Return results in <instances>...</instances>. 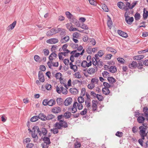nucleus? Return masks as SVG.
I'll return each mask as SVG.
<instances>
[{"instance_id": "1", "label": "nucleus", "mask_w": 148, "mask_h": 148, "mask_svg": "<svg viewBox=\"0 0 148 148\" xmlns=\"http://www.w3.org/2000/svg\"><path fill=\"white\" fill-rule=\"evenodd\" d=\"M65 13L67 18L69 19L71 23H73L77 27H80V24L79 22L74 16L69 12H66Z\"/></svg>"}, {"instance_id": "2", "label": "nucleus", "mask_w": 148, "mask_h": 148, "mask_svg": "<svg viewBox=\"0 0 148 148\" xmlns=\"http://www.w3.org/2000/svg\"><path fill=\"white\" fill-rule=\"evenodd\" d=\"M37 132L41 136V132L39 130V127L37 126H34L32 129V136L33 138H36L37 139H38V137L37 136V133L36 132Z\"/></svg>"}, {"instance_id": "3", "label": "nucleus", "mask_w": 148, "mask_h": 148, "mask_svg": "<svg viewBox=\"0 0 148 148\" xmlns=\"http://www.w3.org/2000/svg\"><path fill=\"white\" fill-rule=\"evenodd\" d=\"M55 125L59 130H62V127L66 128L68 127V125L67 123L64 120L60 121V122H56Z\"/></svg>"}, {"instance_id": "4", "label": "nucleus", "mask_w": 148, "mask_h": 148, "mask_svg": "<svg viewBox=\"0 0 148 148\" xmlns=\"http://www.w3.org/2000/svg\"><path fill=\"white\" fill-rule=\"evenodd\" d=\"M126 13L125 14V21L127 23L131 25L134 20V18L133 17H130L128 16V14H126Z\"/></svg>"}, {"instance_id": "5", "label": "nucleus", "mask_w": 148, "mask_h": 148, "mask_svg": "<svg viewBox=\"0 0 148 148\" xmlns=\"http://www.w3.org/2000/svg\"><path fill=\"white\" fill-rule=\"evenodd\" d=\"M143 113L141 114V115L144 116L145 117V120L148 121V107H145L143 109Z\"/></svg>"}, {"instance_id": "6", "label": "nucleus", "mask_w": 148, "mask_h": 148, "mask_svg": "<svg viewBox=\"0 0 148 148\" xmlns=\"http://www.w3.org/2000/svg\"><path fill=\"white\" fill-rule=\"evenodd\" d=\"M140 135L141 138V139L142 140H144L145 138V137L146 136L147 139L148 140V131L147 132L146 134H145V132L143 131H141V133H139Z\"/></svg>"}, {"instance_id": "7", "label": "nucleus", "mask_w": 148, "mask_h": 148, "mask_svg": "<svg viewBox=\"0 0 148 148\" xmlns=\"http://www.w3.org/2000/svg\"><path fill=\"white\" fill-rule=\"evenodd\" d=\"M38 78L39 80L41 82H44L45 80V78L42 71H40L38 74Z\"/></svg>"}, {"instance_id": "8", "label": "nucleus", "mask_w": 148, "mask_h": 148, "mask_svg": "<svg viewBox=\"0 0 148 148\" xmlns=\"http://www.w3.org/2000/svg\"><path fill=\"white\" fill-rule=\"evenodd\" d=\"M56 34L55 32V28H53L50 30L48 31L46 33L48 36L53 35Z\"/></svg>"}, {"instance_id": "9", "label": "nucleus", "mask_w": 148, "mask_h": 148, "mask_svg": "<svg viewBox=\"0 0 148 148\" xmlns=\"http://www.w3.org/2000/svg\"><path fill=\"white\" fill-rule=\"evenodd\" d=\"M72 101V99L71 97L66 98L64 101V105L65 106H68L70 105Z\"/></svg>"}, {"instance_id": "10", "label": "nucleus", "mask_w": 148, "mask_h": 148, "mask_svg": "<svg viewBox=\"0 0 148 148\" xmlns=\"http://www.w3.org/2000/svg\"><path fill=\"white\" fill-rule=\"evenodd\" d=\"M58 40L57 39L55 38H51L48 40L47 41V42L51 44H55L58 42Z\"/></svg>"}, {"instance_id": "11", "label": "nucleus", "mask_w": 148, "mask_h": 148, "mask_svg": "<svg viewBox=\"0 0 148 148\" xmlns=\"http://www.w3.org/2000/svg\"><path fill=\"white\" fill-rule=\"evenodd\" d=\"M69 40V36H66L64 37H62L61 38L60 42L62 43H65Z\"/></svg>"}, {"instance_id": "12", "label": "nucleus", "mask_w": 148, "mask_h": 148, "mask_svg": "<svg viewBox=\"0 0 148 148\" xmlns=\"http://www.w3.org/2000/svg\"><path fill=\"white\" fill-rule=\"evenodd\" d=\"M117 32L119 35L123 37L126 38L128 36V35L126 33L122 32L121 30H118Z\"/></svg>"}, {"instance_id": "13", "label": "nucleus", "mask_w": 148, "mask_h": 148, "mask_svg": "<svg viewBox=\"0 0 148 148\" xmlns=\"http://www.w3.org/2000/svg\"><path fill=\"white\" fill-rule=\"evenodd\" d=\"M145 120V118L142 116H138L137 119V122L139 123H143Z\"/></svg>"}, {"instance_id": "14", "label": "nucleus", "mask_w": 148, "mask_h": 148, "mask_svg": "<svg viewBox=\"0 0 148 148\" xmlns=\"http://www.w3.org/2000/svg\"><path fill=\"white\" fill-rule=\"evenodd\" d=\"M61 109L58 107H55L52 109V112L54 113H58L61 111Z\"/></svg>"}, {"instance_id": "15", "label": "nucleus", "mask_w": 148, "mask_h": 148, "mask_svg": "<svg viewBox=\"0 0 148 148\" xmlns=\"http://www.w3.org/2000/svg\"><path fill=\"white\" fill-rule=\"evenodd\" d=\"M16 21H14L12 24L10 25L8 27L7 29L8 31H10L13 29L14 27L16 24Z\"/></svg>"}, {"instance_id": "16", "label": "nucleus", "mask_w": 148, "mask_h": 148, "mask_svg": "<svg viewBox=\"0 0 148 148\" xmlns=\"http://www.w3.org/2000/svg\"><path fill=\"white\" fill-rule=\"evenodd\" d=\"M92 110L95 111L97 109V101L95 100H93L92 101Z\"/></svg>"}, {"instance_id": "17", "label": "nucleus", "mask_w": 148, "mask_h": 148, "mask_svg": "<svg viewBox=\"0 0 148 148\" xmlns=\"http://www.w3.org/2000/svg\"><path fill=\"white\" fill-rule=\"evenodd\" d=\"M129 9H132L131 8V3L128 2H127L125 5L124 10L127 12Z\"/></svg>"}, {"instance_id": "18", "label": "nucleus", "mask_w": 148, "mask_h": 148, "mask_svg": "<svg viewBox=\"0 0 148 148\" xmlns=\"http://www.w3.org/2000/svg\"><path fill=\"white\" fill-rule=\"evenodd\" d=\"M38 116L39 119L42 121H45L47 120L46 116L43 113H40Z\"/></svg>"}, {"instance_id": "19", "label": "nucleus", "mask_w": 148, "mask_h": 148, "mask_svg": "<svg viewBox=\"0 0 148 148\" xmlns=\"http://www.w3.org/2000/svg\"><path fill=\"white\" fill-rule=\"evenodd\" d=\"M117 5L120 9L124 10L125 4L122 2L120 1L117 3Z\"/></svg>"}, {"instance_id": "20", "label": "nucleus", "mask_w": 148, "mask_h": 148, "mask_svg": "<svg viewBox=\"0 0 148 148\" xmlns=\"http://www.w3.org/2000/svg\"><path fill=\"white\" fill-rule=\"evenodd\" d=\"M72 62H71L69 63L70 68L73 70L74 72H75L77 71V67L76 65H73Z\"/></svg>"}, {"instance_id": "21", "label": "nucleus", "mask_w": 148, "mask_h": 148, "mask_svg": "<svg viewBox=\"0 0 148 148\" xmlns=\"http://www.w3.org/2000/svg\"><path fill=\"white\" fill-rule=\"evenodd\" d=\"M44 141V143L47 144H50L51 142L50 138L48 137H44L42 139Z\"/></svg>"}, {"instance_id": "22", "label": "nucleus", "mask_w": 148, "mask_h": 148, "mask_svg": "<svg viewBox=\"0 0 148 148\" xmlns=\"http://www.w3.org/2000/svg\"><path fill=\"white\" fill-rule=\"evenodd\" d=\"M137 64L136 62L135 61H133L132 63L129 64V66L130 69H133L136 67Z\"/></svg>"}, {"instance_id": "23", "label": "nucleus", "mask_w": 148, "mask_h": 148, "mask_svg": "<svg viewBox=\"0 0 148 148\" xmlns=\"http://www.w3.org/2000/svg\"><path fill=\"white\" fill-rule=\"evenodd\" d=\"M144 56L143 55H140L138 56H134L133 58V59L134 60H140L143 59Z\"/></svg>"}, {"instance_id": "24", "label": "nucleus", "mask_w": 148, "mask_h": 148, "mask_svg": "<svg viewBox=\"0 0 148 148\" xmlns=\"http://www.w3.org/2000/svg\"><path fill=\"white\" fill-rule=\"evenodd\" d=\"M107 79L110 84H113L116 81L115 79L112 77H109L107 78Z\"/></svg>"}, {"instance_id": "25", "label": "nucleus", "mask_w": 148, "mask_h": 148, "mask_svg": "<svg viewBox=\"0 0 148 148\" xmlns=\"http://www.w3.org/2000/svg\"><path fill=\"white\" fill-rule=\"evenodd\" d=\"M62 75L60 73H57L56 74V77L57 79H59L60 82L62 83V78L61 77Z\"/></svg>"}, {"instance_id": "26", "label": "nucleus", "mask_w": 148, "mask_h": 148, "mask_svg": "<svg viewBox=\"0 0 148 148\" xmlns=\"http://www.w3.org/2000/svg\"><path fill=\"white\" fill-rule=\"evenodd\" d=\"M63 116L66 119L69 118L72 115V114L71 112L67 111L64 113Z\"/></svg>"}, {"instance_id": "27", "label": "nucleus", "mask_w": 148, "mask_h": 148, "mask_svg": "<svg viewBox=\"0 0 148 148\" xmlns=\"http://www.w3.org/2000/svg\"><path fill=\"white\" fill-rule=\"evenodd\" d=\"M109 71L112 73H115L117 71L116 67L115 66H111L109 68Z\"/></svg>"}, {"instance_id": "28", "label": "nucleus", "mask_w": 148, "mask_h": 148, "mask_svg": "<svg viewBox=\"0 0 148 148\" xmlns=\"http://www.w3.org/2000/svg\"><path fill=\"white\" fill-rule=\"evenodd\" d=\"M56 101L55 100L51 99L49 100H48V105L49 106H52L55 105Z\"/></svg>"}, {"instance_id": "29", "label": "nucleus", "mask_w": 148, "mask_h": 148, "mask_svg": "<svg viewBox=\"0 0 148 148\" xmlns=\"http://www.w3.org/2000/svg\"><path fill=\"white\" fill-rule=\"evenodd\" d=\"M102 91L103 93L105 95H108L110 91L109 89L107 88H103L102 89Z\"/></svg>"}, {"instance_id": "30", "label": "nucleus", "mask_w": 148, "mask_h": 148, "mask_svg": "<svg viewBox=\"0 0 148 148\" xmlns=\"http://www.w3.org/2000/svg\"><path fill=\"white\" fill-rule=\"evenodd\" d=\"M69 90L70 93L73 95L76 94L78 92V91L75 88H71Z\"/></svg>"}, {"instance_id": "31", "label": "nucleus", "mask_w": 148, "mask_h": 148, "mask_svg": "<svg viewBox=\"0 0 148 148\" xmlns=\"http://www.w3.org/2000/svg\"><path fill=\"white\" fill-rule=\"evenodd\" d=\"M106 49L108 51H110L111 52L114 53V54H115L117 53L116 50L111 47H107L106 48Z\"/></svg>"}, {"instance_id": "32", "label": "nucleus", "mask_w": 148, "mask_h": 148, "mask_svg": "<svg viewBox=\"0 0 148 148\" xmlns=\"http://www.w3.org/2000/svg\"><path fill=\"white\" fill-rule=\"evenodd\" d=\"M85 103L87 108L88 109H90L91 107L90 100H86Z\"/></svg>"}, {"instance_id": "33", "label": "nucleus", "mask_w": 148, "mask_h": 148, "mask_svg": "<svg viewBox=\"0 0 148 148\" xmlns=\"http://www.w3.org/2000/svg\"><path fill=\"white\" fill-rule=\"evenodd\" d=\"M56 101L57 104L60 106L62 104L63 100L61 98H57Z\"/></svg>"}, {"instance_id": "34", "label": "nucleus", "mask_w": 148, "mask_h": 148, "mask_svg": "<svg viewBox=\"0 0 148 148\" xmlns=\"http://www.w3.org/2000/svg\"><path fill=\"white\" fill-rule=\"evenodd\" d=\"M60 88L61 90V92L63 94L65 95L67 94V90L66 88H64L62 85H60Z\"/></svg>"}, {"instance_id": "35", "label": "nucleus", "mask_w": 148, "mask_h": 148, "mask_svg": "<svg viewBox=\"0 0 148 148\" xmlns=\"http://www.w3.org/2000/svg\"><path fill=\"white\" fill-rule=\"evenodd\" d=\"M54 126L55 127V128L51 129V131L53 132V133L54 134H57L58 133L59 131L58 129H59L55 126V124L54 125Z\"/></svg>"}, {"instance_id": "36", "label": "nucleus", "mask_w": 148, "mask_h": 148, "mask_svg": "<svg viewBox=\"0 0 148 148\" xmlns=\"http://www.w3.org/2000/svg\"><path fill=\"white\" fill-rule=\"evenodd\" d=\"M108 16L109 18V19L107 22V25L108 27L111 29L112 26V23L110 17Z\"/></svg>"}, {"instance_id": "37", "label": "nucleus", "mask_w": 148, "mask_h": 148, "mask_svg": "<svg viewBox=\"0 0 148 148\" xmlns=\"http://www.w3.org/2000/svg\"><path fill=\"white\" fill-rule=\"evenodd\" d=\"M74 145L75 148H80L81 146V144L79 142L76 141L75 142Z\"/></svg>"}, {"instance_id": "38", "label": "nucleus", "mask_w": 148, "mask_h": 148, "mask_svg": "<svg viewBox=\"0 0 148 148\" xmlns=\"http://www.w3.org/2000/svg\"><path fill=\"white\" fill-rule=\"evenodd\" d=\"M87 72L89 74H92L95 73V69L92 68H90L88 69Z\"/></svg>"}, {"instance_id": "39", "label": "nucleus", "mask_w": 148, "mask_h": 148, "mask_svg": "<svg viewBox=\"0 0 148 148\" xmlns=\"http://www.w3.org/2000/svg\"><path fill=\"white\" fill-rule=\"evenodd\" d=\"M83 97V96H80L78 98V101L80 103H82L84 101V99Z\"/></svg>"}, {"instance_id": "40", "label": "nucleus", "mask_w": 148, "mask_h": 148, "mask_svg": "<svg viewBox=\"0 0 148 148\" xmlns=\"http://www.w3.org/2000/svg\"><path fill=\"white\" fill-rule=\"evenodd\" d=\"M38 119V116H34L31 119L30 121L32 122H34L37 121Z\"/></svg>"}, {"instance_id": "41", "label": "nucleus", "mask_w": 148, "mask_h": 148, "mask_svg": "<svg viewBox=\"0 0 148 148\" xmlns=\"http://www.w3.org/2000/svg\"><path fill=\"white\" fill-rule=\"evenodd\" d=\"M139 128L140 130L139 131V133H141V131H143L145 132V134H146V130L147 128H145V127H144L142 126H141L139 127Z\"/></svg>"}, {"instance_id": "42", "label": "nucleus", "mask_w": 148, "mask_h": 148, "mask_svg": "<svg viewBox=\"0 0 148 148\" xmlns=\"http://www.w3.org/2000/svg\"><path fill=\"white\" fill-rule=\"evenodd\" d=\"M140 15L139 13L138 12L136 13L134 15L135 20L138 21L139 20L140 18Z\"/></svg>"}, {"instance_id": "43", "label": "nucleus", "mask_w": 148, "mask_h": 148, "mask_svg": "<svg viewBox=\"0 0 148 148\" xmlns=\"http://www.w3.org/2000/svg\"><path fill=\"white\" fill-rule=\"evenodd\" d=\"M145 8L144 9V12L143 15V18L145 19H146L148 16V11H146V13H145Z\"/></svg>"}, {"instance_id": "44", "label": "nucleus", "mask_w": 148, "mask_h": 148, "mask_svg": "<svg viewBox=\"0 0 148 148\" xmlns=\"http://www.w3.org/2000/svg\"><path fill=\"white\" fill-rule=\"evenodd\" d=\"M41 132V134L42 133L44 135H45L47 132V130L45 128H42Z\"/></svg>"}, {"instance_id": "45", "label": "nucleus", "mask_w": 148, "mask_h": 148, "mask_svg": "<svg viewBox=\"0 0 148 148\" xmlns=\"http://www.w3.org/2000/svg\"><path fill=\"white\" fill-rule=\"evenodd\" d=\"M117 59L118 61L121 64H124L125 62V60L123 58H118Z\"/></svg>"}, {"instance_id": "46", "label": "nucleus", "mask_w": 148, "mask_h": 148, "mask_svg": "<svg viewBox=\"0 0 148 148\" xmlns=\"http://www.w3.org/2000/svg\"><path fill=\"white\" fill-rule=\"evenodd\" d=\"M55 117V116L53 114H49L47 116H46L47 120H49L52 119Z\"/></svg>"}, {"instance_id": "47", "label": "nucleus", "mask_w": 148, "mask_h": 148, "mask_svg": "<svg viewBox=\"0 0 148 148\" xmlns=\"http://www.w3.org/2000/svg\"><path fill=\"white\" fill-rule=\"evenodd\" d=\"M98 81L99 80L96 77L92 78L91 81V82L92 84H93L94 83H95L96 84H97Z\"/></svg>"}, {"instance_id": "48", "label": "nucleus", "mask_w": 148, "mask_h": 148, "mask_svg": "<svg viewBox=\"0 0 148 148\" xmlns=\"http://www.w3.org/2000/svg\"><path fill=\"white\" fill-rule=\"evenodd\" d=\"M87 62L86 61L83 60L81 62V66L84 68H85V67H86L87 66Z\"/></svg>"}, {"instance_id": "49", "label": "nucleus", "mask_w": 148, "mask_h": 148, "mask_svg": "<svg viewBox=\"0 0 148 148\" xmlns=\"http://www.w3.org/2000/svg\"><path fill=\"white\" fill-rule=\"evenodd\" d=\"M66 26L67 28L69 31V29H71L72 26V24L71 23H67L66 25Z\"/></svg>"}, {"instance_id": "50", "label": "nucleus", "mask_w": 148, "mask_h": 148, "mask_svg": "<svg viewBox=\"0 0 148 148\" xmlns=\"http://www.w3.org/2000/svg\"><path fill=\"white\" fill-rule=\"evenodd\" d=\"M97 98L100 101H102L103 99V97L102 96L98 94H97Z\"/></svg>"}, {"instance_id": "51", "label": "nucleus", "mask_w": 148, "mask_h": 148, "mask_svg": "<svg viewBox=\"0 0 148 148\" xmlns=\"http://www.w3.org/2000/svg\"><path fill=\"white\" fill-rule=\"evenodd\" d=\"M112 56L111 54H107L105 55V58L106 60H110Z\"/></svg>"}, {"instance_id": "52", "label": "nucleus", "mask_w": 148, "mask_h": 148, "mask_svg": "<svg viewBox=\"0 0 148 148\" xmlns=\"http://www.w3.org/2000/svg\"><path fill=\"white\" fill-rule=\"evenodd\" d=\"M104 54L103 51L100 50L98 52L97 54L99 57H101Z\"/></svg>"}, {"instance_id": "53", "label": "nucleus", "mask_w": 148, "mask_h": 148, "mask_svg": "<svg viewBox=\"0 0 148 148\" xmlns=\"http://www.w3.org/2000/svg\"><path fill=\"white\" fill-rule=\"evenodd\" d=\"M60 34V36L62 38V37H64L66 34V32L65 30L64 29H63V30L61 31Z\"/></svg>"}, {"instance_id": "54", "label": "nucleus", "mask_w": 148, "mask_h": 148, "mask_svg": "<svg viewBox=\"0 0 148 148\" xmlns=\"http://www.w3.org/2000/svg\"><path fill=\"white\" fill-rule=\"evenodd\" d=\"M85 89L84 88H83L81 90V93L80 96H84L85 94Z\"/></svg>"}, {"instance_id": "55", "label": "nucleus", "mask_w": 148, "mask_h": 148, "mask_svg": "<svg viewBox=\"0 0 148 148\" xmlns=\"http://www.w3.org/2000/svg\"><path fill=\"white\" fill-rule=\"evenodd\" d=\"M87 109L85 108L84 110L81 111L79 113V114L82 115H84L86 114L87 112Z\"/></svg>"}, {"instance_id": "56", "label": "nucleus", "mask_w": 148, "mask_h": 148, "mask_svg": "<svg viewBox=\"0 0 148 148\" xmlns=\"http://www.w3.org/2000/svg\"><path fill=\"white\" fill-rule=\"evenodd\" d=\"M81 60H77L75 61V63L77 66H80V65H81Z\"/></svg>"}, {"instance_id": "57", "label": "nucleus", "mask_w": 148, "mask_h": 148, "mask_svg": "<svg viewBox=\"0 0 148 148\" xmlns=\"http://www.w3.org/2000/svg\"><path fill=\"white\" fill-rule=\"evenodd\" d=\"M79 33L77 32H74L73 34V38H78L79 37Z\"/></svg>"}, {"instance_id": "58", "label": "nucleus", "mask_w": 148, "mask_h": 148, "mask_svg": "<svg viewBox=\"0 0 148 148\" xmlns=\"http://www.w3.org/2000/svg\"><path fill=\"white\" fill-rule=\"evenodd\" d=\"M102 9L103 10L106 12H108V9L106 5L104 4L102 6Z\"/></svg>"}, {"instance_id": "59", "label": "nucleus", "mask_w": 148, "mask_h": 148, "mask_svg": "<svg viewBox=\"0 0 148 148\" xmlns=\"http://www.w3.org/2000/svg\"><path fill=\"white\" fill-rule=\"evenodd\" d=\"M103 77L104 78H106L107 76L108 75L109 73L106 71H104L102 73Z\"/></svg>"}, {"instance_id": "60", "label": "nucleus", "mask_w": 148, "mask_h": 148, "mask_svg": "<svg viewBox=\"0 0 148 148\" xmlns=\"http://www.w3.org/2000/svg\"><path fill=\"white\" fill-rule=\"evenodd\" d=\"M79 27H80L82 29H84L86 30H87L88 29V27L87 26L84 24H83L81 26H80Z\"/></svg>"}, {"instance_id": "61", "label": "nucleus", "mask_w": 148, "mask_h": 148, "mask_svg": "<svg viewBox=\"0 0 148 148\" xmlns=\"http://www.w3.org/2000/svg\"><path fill=\"white\" fill-rule=\"evenodd\" d=\"M89 39L88 36L87 35H85L82 38V40L84 42H86Z\"/></svg>"}, {"instance_id": "62", "label": "nucleus", "mask_w": 148, "mask_h": 148, "mask_svg": "<svg viewBox=\"0 0 148 148\" xmlns=\"http://www.w3.org/2000/svg\"><path fill=\"white\" fill-rule=\"evenodd\" d=\"M95 87V84H88V87L90 89H92Z\"/></svg>"}, {"instance_id": "63", "label": "nucleus", "mask_w": 148, "mask_h": 148, "mask_svg": "<svg viewBox=\"0 0 148 148\" xmlns=\"http://www.w3.org/2000/svg\"><path fill=\"white\" fill-rule=\"evenodd\" d=\"M123 135V133L122 132H119L118 131L116 134V135L119 137H121Z\"/></svg>"}, {"instance_id": "64", "label": "nucleus", "mask_w": 148, "mask_h": 148, "mask_svg": "<svg viewBox=\"0 0 148 148\" xmlns=\"http://www.w3.org/2000/svg\"><path fill=\"white\" fill-rule=\"evenodd\" d=\"M49 144H47L45 143H42L41 145L42 148H48Z\"/></svg>"}]
</instances>
